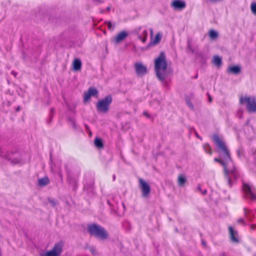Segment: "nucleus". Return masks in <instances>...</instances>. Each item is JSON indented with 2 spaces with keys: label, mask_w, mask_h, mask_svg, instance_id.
Segmentation results:
<instances>
[{
  "label": "nucleus",
  "mask_w": 256,
  "mask_h": 256,
  "mask_svg": "<svg viewBox=\"0 0 256 256\" xmlns=\"http://www.w3.org/2000/svg\"><path fill=\"white\" fill-rule=\"evenodd\" d=\"M209 36L211 39L215 40L218 36V32L214 30H210L209 31Z\"/></svg>",
  "instance_id": "23"
},
{
  "label": "nucleus",
  "mask_w": 256,
  "mask_h": 256,
  "mask_svg": "<svg viewBox=\"0 0 256 256\" xmlns=\"http://www.w3.org/2000/svg\"><path fill=\"white\" fill-rule=\"evenodd\" d=\"M212 62L218 67H220L221 66L222 64V58L218 56H214L213 58Z\"/></svg>",
  "instance_id": "20"
},
{
  "label": "nucleus",
  "mask_w": 256,
  "mask_h": 256,
  "mask_svg": "<svg viewBox=\"0 0 256 256\" xmlns=\"http://www.w3.org/2000/svg\"><path fill=\"white\" fill-rule=\"evenodd\" d=\"M227 72L228 73L236 75L240 72L241 68L238 66H232L228 68Z\"/></svg>",
  "instance_id": "15"
},
{
  "label": "nucleus",
  "mask_w": 256,
  "mask_h": 256,
  "mask_svg": "<svg viewBox=\"0 0 256 256\" xmlns=\"http://www.w3.org/2000/svg\"><path fill=\"white\" fill-rule=\"evenodd\" d=\"M236 152H237L238 156L240 158V156L242 152V150L240 149L236 151Z\"/></svg>",
  "instance_id": "36"
},
{
  "label": "nucleus",
  "mask_w": 256,
  "mask_h": 256,
  "mask_svg": "<svg viewBox=\"0 0 256 256\" xmlns=\"http://www.w3.org/2000/svg\"><path fill=\"white\" fill-rule=\"evenodd\" d=\"M63 246V242H60L55 244L52 249L41 256H60Z\"/></svg>",
  "instance_id": "6"
},
{
  "label": "nucleus",
  "mask_w": 256,
  "mask_h": 256,
  "mask_svg": "<svg viewBox=\"0 0 256 256\" xmlns=\"http://www.w3.org/2000/svg\"><path fill=\"white\" fill-rule=\"evenodd\" d=\"M197 189H198V190H199L200 192H202V188H200V186H198Z\"/></svg>",
  "instance_id": "46"
},
{
  "label": "nucleus",
  "mask_w": 256,
  "mask_h": 256,
  "mask_svg": "<svg viewBox=\"0 0 256 256\" xmlns=\"http://www.w3.org/2000/svg\"><path fill=\"white\" fill-rule=\"evenodd\" d=\"M187 48L192 52V54L194 53V49L190 46V42H188Z\"/></svg>",
  "instance_id": "29"
},
{
  "label": "nucleus",
  "mask_w": 256,
  "mask_h": 256,
  "mask_svg": "<svg viewBox=\"0 0 256 256\" xmlns=\"http://www.w3.org/2000/svg\"><path fill=\"white\" fill-rule=\"evenodd\" d=\"M16 112H18L20 110V106H18L16 108Z\"/></svg>",
  "instance_id": "47"
},
{
  "label": "nucleus",
  "mask_w": 256,
  "mask_h": 256,
  "mask_svg": "<svg viewBox=\"0 0 256 256\" xmlns=\"http://www.w3.org/2000/svg\"><path fill=\"white\" fill-rule=\"evenodd\" d=\"M85 128L86 130H90L89 126L87 124H85Z\"/></svg>",
  "instance_id": "45"
},
{
  "label": "nucleus",
  "mask_w": 256,
  "mask_h": 256,
  "mask_svg": "<svg viewBox=\"0 0 256 256\" xmlns=\"http://www.w3.org/2000/svg\"><path fill=\"white\" fill-rule=\"evenodd\" d=\"M122 206H123L124 208H125V206H124V204H122Z\"/></svg>",
  "instance_id": "54"
},
{
  "label": "nucleus",
  "mask_w": 256,
  "mask_h": 256,
  "mask_svg": "<svg viewBox=\"0 0 256 256\" xmlns=\"http://www.w3.org/2000/svg\"><path fill=\"white\" fill-rule=\"evenodd\" d=\"M150 32H151V33L152 34V29L150 30Z\"/></svg>",
  "instance_id": "55"
},
{
  "label": "nucleus",
  "mask_w": 256,
  "mask_h": 256,
  "mask_svg": "<svg viewBox=\"0 0 256 256\" xmlns=\"http://www.w3.org/2000/svg\"><path fill=\"white\" fill-rule=\"evenodd\" d=\"M244 215L246 216L247 218L249 220H252L254 218V214H252V212L250 210H248L246 208H244Z\"/></svg>",
  "instance_id": "21"
},
{
  "label": "nucleus",
  "mask_w": 256,
  "mask_h": 256,
  "mask_svg": "<svg viewBox=\"0 0 256 256\" xmlns=\"http://www.w3.org/2000/svg\"><path fill=\"white\" fill-rule=\"evenodd\" d=\"M48 202L51 204L52 207H54L56 205V202L54 200H49Z\"/></svg>",
  "instance_id": "31"
},
{
  "label": "nucleus",
  "mask_w": 256,
  "mask_h": 256,
  "mask_svg": "<svg viewBox=\"0 0 256 256\" xmlns=\"http://www.w3.org/2000/svg\"><path fill=\"white\" fill-rule=\"evenodd\" d=\"M212 139L216 146V152L219 154V158H215L214 160L223 166L225 178L228 184L231 187L233 184L232 178L236 180L238 178V172L233 166L229 150L225 142L216 134H214Z\"/></svg>",
  "instance_id": "1"
},
{
  "label": "nucleus",
  "mask_w": 256,
  "mask_h": 256,
  "mask_svg": "<svg viewBox=\"0 0 256 256\" xmlns=\"http://www.w3.org/2000/svg\"><path fill=\"white\" fill-rule=\"evenodd\" d=\"M110 7H107V8H106V10H107L108 11H110Z\"/></svg>",
  "instance_id": "49"
},
{
  "label": "nucleus",
  "mask_w": 256,
  "mask_h": 256,
  "mask_svg": "<svg viewBox=\"0 0 256 256\" xmlns=\"http://www.w3.org/2000/svg\"><path fill=\"white\" fill-rule=\"evenodd\" d=\"M208 99H209V101H210V102H212V98H211V97H210V96H209Z\"/></svg>",
  "instance_id": "50"
},
{
  "label": "nucleus",
  "mask_w": 256,
  "mask_h": 256,
  "mask_svg": "<svg viewBox=\"0 0 256 256\" xmlns=\"http://www.w3.org/2000/svg\"><path fill=\"white\" fill-rule=\"evenodd\" d=\"M139 182L142 197L147 198L150 192V186L142 178L139 179Z\"/></svg>",
  "instance_id": "7"
},
{
  "label": "nucleus",
  "mask_w": 256,
  "mask_h": 256,
  "mask_svg": "<svg viewBox=\"0 0 256 256\" xmlns=\"http://www.w3.org/2000/svg\"><path fill=\"white\" fill-rule=\"evenodd\" d=\"M96 146L98 148L104 147L103 143L101 139L96 138L94 141Z\"/></svg>",
  "instance_id": "22"
},
{
  "label": "nucleus",
  "mask_w": 256,
  "mask_h": 256,
  "mask_svg": "<svg viewBox=\"0 0 256 256\" xmlns=\"http://www.w3.org/2000/svg\"><path fill=\"white\" fill-rule=\"evenodd\" d=\"M250 9L252 13L256 15V2H252L250 5Z\"/></svg>",
  "instance_id": "25"
},
{
  "label": "nucleus",
  "mask_w": 256,
  "mask_h": 256,
  "mask_svg": "<svg viewBox=\"0 0 256 256\" xmlns=\"http://www.w3.org/2000/svg\"><path fill=\"white\" fill-rule=\"evenodd\" d=\"M5 158L8 160H10L12 159V158L9 155H6Z\"/></svg>",
  "instance_id": "37"
},
{
  "label": "nucleus",
  "mask_w": 256,
  "mask_h": 256,
  "mask_svg": "<svg viewBox=\"0 0 256 256\" xmlns=\"http://www.w3.org/2000/svg\"><path fill=\"white\" fill-rule=\"evenodd\" d=\"M50 183V180L48 176H46L38 180V186L40 187H44L48 185Z\"/></svg>",
  "instance_id": "16"
},
{
  "label": "nucleus",
  "mask_w": 256,
  "mask_h": 256,
  "mask_svg": "<svg viewBox=\"0 0 256 256\" xmlns=\"http://www.w3.org/2000/svg\"><path fill=\"white\" fill-rule=\"evenodd\" d=\"M168 63L164 52H161L158 56L154 60V70L156 77L160 81L164 80L166 77V70Z\"/></svg>",
  "instance_id": "2"
},
{
  "label": "nucleus",
  "mask_w": 256,
  "mask_h": 256,
  "mask_svg": "<svg viewBox=\"0 0 256 256\" xmlns=\"http://www.w3.org/2000/svg\"><path fill=\"white\" fill-rule=\"evenodd\" d=\"M195 54L196 58L198 59L201 63L204 64L206 62L208 59V56L204 52L202 51L196 52Z\"/></svg>",
  "instance_id": "14"
},
{
  "label": "nucleus",
  "mask_w": 256,
  "mask_h": 256,
  "mask_svg": "<svg viewBox=\"0 0 256 256\" xmlns=\"http://www.w3.org/2000/svg\"><path fill=\"white\" fill-rule=\"evenodd\" d=\"M11 74L14 75V77H16V75L18 74V73L14 70H12L11 72Z\"/></svg>",
  "instance_id": "39"
},
{
  "label": "nucleus",
  "mask_w": 256,
  "mask_h": 256,
  "mask_svg": "<svg viewBox=\"0 0 256 256\" xmlns=\"http://www.w3.org/2000/svg\"><path fill=\"white\" fill-rule=\"evenodd\" d=\"M105 24L108 26V30H114V25L112 26L110 22H106Z\"/></svg>",
  "instance_id": "26"
},
{
  "label": "nucleus",
  "mask_w": 256,
  "mask_h": 256,
  "mask_svg": "<svg viewBox=\"0 0 256 256\" xmlns=\"http://www.w3.org/2000/svg\"><path fill=\"white\" fill-rule=\"evenodd\" d=\"M143 114L147 118H150V115L146 112H144Z\"/></svg>",
  "instance_id": "42"
},
{
  "label": "nucleus",
  "mask_w": 256,
  "mask_h": 256,
  "mask_svg": "<svg viewBox=\"0 0 256 256\" xmlns=\"http://www.w3.org/2000/svg\"><path fill=\"white\" fill-rule=\"evenodd\" d=\"M143 36H144V38H147V36H148V32H147L146 30H144L143 32Z\"/></svg>",
  "instance_id": "35"
},
{
  "label": "nucleus",
  "mask_w": 256,
  "mask_h": 256,
  "mask_svg": "<svg viewBox=\"0 0 256 256\" xmlns=\"http://www.w3.org/2000/svg\"><path fill=\"white\" fill-rule=\"evenodd\" d=\"M220 256H229L228 254L225 252H222L220 254Z\"/></svg>",
  "instance_id": "40"
},
{
  "label": "nucleus",
  "mask_w": 256,
  "mask_h": 256,
  "mask_svg": "<svg viewBox=\"0 0 256 256\" xmlns=\"http://www.w3.org/2000/svg\"><path fill=\"white\" fill-rule=\"evenodd\" d=\"M20 162V158H15L12 160V162L14 164H19Z\"/></svg>",
  "instance_id": "28"
},
{
  "label": "nucleus",
  "mask_w": 256,
  "mask_h": 256,
  "mask_svg": "<svg viewBox=\"0 0 256 256\" xmlns=\"http://www.w3.org/2000/svg\"><path fill=\"white\" fill-rule=\"evenodd\" d=\"M138 38L139 40H140L143 43H144L146 42V38H142V35H139L138 36Z\"/></svg>",
  "instance_id": "30"
},
{
  "label": "nucleus",
  "mask_w": 256,
  "mask_h": 256,
  "mask_svg": "<svg viewBox=\"0 0 256 256\" xmlns=\"http://www.w3.org/2000/svg\"><path fill=\"white\" fill-rule=\"evenodd\" d=\"M202 244H204V245H205V244H206V242H204V241H202Z\"/></svg>",
  "instance_id": "52"
},
{
  "label": "nucleus",
  "mask_w": 256,
  "mask_h": 256,
  "mask_svg": "<svg viewBox=\"0 0 256 256\" xmlns=\"http://www.w3.org/2000/svg\"><path fill=\"white\" fill-rule=\"evenodd\" d=\"M224 0H209V1L211 2L216 3L217 2H220L223 1Z\"/></svg>",
  "instance_id": "34"
},
{
  "label": "nucleus",
  "mask_w": 256,
  "mask_h": 256,
  "mask_svg": "<svg viewBox=\"0 0 256 256\" xmlns=\"http://www.w3.org/2000/svg\"><path fill=\"white\" fill-rule=\"evenodd\" d=\"M54 108H52L50 110L49 116L47 120V123L50 124L51 122L52 121L53 116H54Z\"/></svg>",
  "instance_id": "24"
},
{
  "label": "nucleus",
  "mask_w": 256,
  "mask_h": 256,
  "mask_svg": "<svg viewBox=\"0 0 256 256\" xmlns=\"http://www.w3.org/2000/svg\"><path fill=\"white\" fill-rule=\"evenodd\" d=\"M187 180L186 176L182 174H180L178 177V186L183 187L184 186Z\"/></svg>",
  "instance_id": "17"
},
{
  "label": "nucleus",
  "mask_w": 256,
  "mask_h": 256,
  "mask_svg": "<svg viewBox=\"0 0 256 256\" xmlns=\"http://www.w3.org/2000/svg\"><path fill=\"white\" fill-rule=\"evenodd\" d=\"M162 38V36L159 34H156L155 36L154 39V40L151 41L150 44H148V47H150V46H153L158 44Z\"/></svg>",
  "instance_id": "18"
},
{
  "label": "nucleus",
  "mask_w": 256,
  "mask_h": 256,
  "mask_svg": "<svg viewBox=\"0 0 256 256\" xmlns=\"http://www.w3.org/2000/svg\"><path fill=\"white\" fill-rule=\"evenodd\" d=\"M240 104H246V109L249 112H256V98L254 96H242L240 98Z\"/></svg>",
  "instance_id": "5"
},
{
  "label": "nucleus",
  "mask_w": 256,
  "mask_h": 256,
  "mask_svg": "<svg viewBox=\"0 0 256 256\" xmlns=\"http://www.w3.org/2000/svg\"><path fill=\"white\" fill-rule=\"evenodd\" d=\"M136 72L138 76H142L147 72V68L142 63L136 62L134 64Z\"/></svg>",
  "instance_id": "8"
},
{
  "label": "nucleus",
  "mask_w": 256,
  "mask_h": 256,
  "mask_svg": "<svg viewBox=\"0 0 256 256\" xmlns=\"http://www.w3.org/2000/svg\"><path fill=\"white\" fill-rule=\"evenodd\" d=\"M98 90L94 87H90L88 88L86 92H84V101L86 102L89 100L91 96H94L98 94Z\"/></svg>",
  "instance_id": "10"
},
{
  "label": "nucleus",
  "mask_w": 256,
  "mask_h": 256,
  "mask_svg": "<svg viewBox=\"0 0 256 256\" xmlns=\"http://www.w3.org/2000/svg\"><path fill=\"white\" fill-rule=\"evenodd\" d=\"M187 104H188V106L190 108H193V105L190 102H187Z\"/></svg>",
  "instance_id": "38"
},
{
  "label": "nucleus",
  "mask_w": 256,
  "mask_h": 256,
  "mask_svg": "<svg viewBox=\"0 0 256 256\" xmlns=\"http://www.w3.org/2000/svg\"><path fill=\"white\" fill-rule=\"evenodd\" d=\"M230 240L234 243H238L240 242L238 238L236 237L238 236V232L234 231L232 228L230 226H228Z\"/></svg>",
  "instance_id": "13"
},
{
  "label": "nucleus",
  "mask_w": 256,
  "mask_h": 256,
  "mask_svg": "<svg viewBox=\"0 0 256 256\" xmlns=\"http://www.w3.org/2000/svg\"><path fill=\"white\" fill-rule=\"evenodd\" d=\"M207 146H208V149L206 147L204 148V150H205V152H206V153H208L209 154H212V150H211V148H210V146H209V145H207Z\"/></svg>",
  "instance_id": "27"
},
{
  "label": "nucleus",
  "mask_w": 256,
  "mask_h": 256,
  "mask_svg": "<svg viewBox=\"0 0 256 256\" xmlns=\"http://www.w3.org/2000/svg\"><path fill=\"white\" fill-rule=\"evenodd\" d=\"M87 231L90 236H94L100 240H105L108 237V233L106 230L96 223L88 224Z\"/></svg>",
  "instance_id": "3"
},
{
  "label": "nucleus",
  "mask_w": 256,
  "mask_h": 256,
  "mask_svg": "<svg viewBox=\"0 0 256 256\" xmlns=\"http://www.w3.org/2000/svg\"><path fill=\"white\" fill-rule=\"evenodd\" d=\"M255 226H256V224L254 225Z\"/></svg>",
  "instance_id": "57"
},
{
  "label": "nucleus",
  "mask_w": 256,
  "mask_h": 256,
  "mask_svg": "<svg viewBox=\"0 0 256 256\" xmlns=\"http://www.w3.org/2000/svg\"><path fill=\"white\" fill-rule=\"evenodd\" d=\"M112 101V98L110 94L108 95L104 98L98 100L96 104L98 112L103 114L107 113L110 110V106Z\"/></svg>",
  "instance_id": "4"
},
{
  "label": "nucleus",
  "mask_w": 256,
  "mask_h": 256,
  "mask_svg": "<svg viewBox=\"0 0 256 256\" xmlns=\"http://www.w3.org/2000/svg\"><path fill=\"white\" fill-rule=\"evenodd\" d=\"M171 6L175 10H182L186 6V2L180 0H174L172 2Z\"/></svg>",
  "instance_id": "12"
},
{
  "label": "nucleus",
  "mask_w": 256,
  "mask_h": 256,
  "mask_svg": "<svg viewBox=\"0 0 256 256\" xmlns=\"http://www.w3.org/2000/svg\"><path fill=\"white\" fill-rule=\"evenodd\" d=\"M69 120L71 122H72V126L75 128H76L75 122L73 120H72L71 118H69Z\"/></svg>",
  "instance_id": "33"
},
{
  "label": "nucleus",
  "mask_w": 256,
  "mask_h": 256,
  "mask_svg": "<svg viewBox=\"0 0 256 256\" xmlns=\"http://www.w3.org/2000/svg\"><path fill=\"white\" fill-rule=\"evenodd\" d=\"M242 188L247 196L252 200H256V194L253 192L252 188L248 184L244 183Z\"/></svg>",
  "instance_id": "9"
},
{
  "label": "nucleus",
  "mask_w": 256,
  "mask_h": 256,
  "mask_svg": "<svg viewBox=\"0 0 256 256\" xmlns=\"http://www.w3.org/2000/svg\"><path fill=\"white\" fill-rule=\"evenodd\" d=\"M207 191L206 190H202V192H201V193L203 194V195H204L206 194Z\"/></svg>",
  "instance_id": "41"
},
{
  "label": "nucleus",
  "mask_w": 256,
  "mask_h": 256,
  "mask_svg": "<svg viewBox=\"0 0 256 256\" xmlns=\"http://www.w3.org/2000/svg\"><path fill=\"white\" fill-rule=\"evenodd\" d=\"M89 131H90L89 134H90V136H91V135H92V132H91L90 130H89Z\"/></svg>",
  "instance_id": "53"
},
{
  "label": "nucleus",
  "mask_w": 256,
  "mask_h": 256,
  "mask_svg": "<svg viewBox=\"0 0 256 256\" xmlns=\"http://www.w3.org/2000/svg\"><path fill=\"white\" fill-rule=\"evenodd\" d=\"M108 203L110 205V202L108 201Z\"/></svg>",
  "instance_id": "56"
},
{
  "label": "nucleus",
  "mask_w": 256,
  "mask_h": 256,
  "mask_svg": "<svg viewBox=\"0 0 256 256\" xmlns=\"http://www.w3.org/2000/svg\"><path fill=\"white\" fill-rule=\"evenodd\" d=\"M128 35V33L126 31H122L112 38V42L115 44H118L124 40Z\"/></svg>",
  "instance_id": "11"
},
{
  "label": "nucleus",
  "mask_w": 256,
  "mask_h": 256,
  "mask_svg": "<svg viewBox=\"0 0 256 256\" xmlns=\"http://www.w3.org/2000/svg\"><path fill=\"white\" fill-rule=\"evenodd\" d=\"M82 66V62L80 59L76 58L73 62V68L74 70H80Z\"/></svg>",
  "instance_id": "19"
},
{
  "label": "nucleus",
  "mask_w": 256,
  "mask_h": 256,
  "mask_svg": "<svg viewBox=\"0 0 256 256\" xmlns=\"http://www.w3.org/2000/svg\"><path fill=\"white\" fill-rule=\"evenodd\" d=\"M90 250L92 252V253L94 254V252H95V250L94 248H90Z\"/></svg>",
  "instance_id": "44"
},
{
  "label": "nucleus",
  "mask_w": 256,
  "mask_h": 256,
  "mask_svg": "<svg viewBox=\"0 0 256 256\" xmlns=\"http://www.w3.org/2000/svg\"><path fill=\"white\" fill-rule=\"evenodd\" d=\"M112 177H113V180L114 181L115 180V179H116V176H115V174H114Z\"/></svg>",
  "instance_id": "48"
},
{
  "label": "nucleus",
  "mask_w": 256,
  "mask_h": 256,
  "mask_svg": "<svg viewBox=\"0 0 256 256\" xmlns=\"http://www.w3.org/2000/svg\"><path fill=\"white\" fill-rule=\"evenodd\" d=\"M140 29H141V27H140H140H138V28H136V30H136L137 32H140Z\"/></svg>",
  "instance_id": "43"
},
{
  "label": "nucleus",
  "mask_w": 256,
  "mask_h": 256,
  "mask_svg": "<svg viewBox=\"0 0 256 256\" xmlns=\"http://www.w3.org/2000/svg\"><path fill=\"white\" fill-rule=\"evenodd\" d=\"M237 222H238L242 223L244 225L246 224L244 219H243L242 218H240L238 219Z\"/></svg>",
  "instance_id": "32"
},
{
  "label": "nucleus",
  "mask_w": 256,
  "mask_h": 256,
  "mask_svg": "<svg viewBox=\"0 0 256 256\" xmlns=\"http://www.w3.org/2000/svg\"><path fill=\"white\" fill-rule=\"evenodd\" d=\"M196 137H197V138H200V139H202V138H200V137L198 136V134H196Z\"/></svg>",
  "instance_id": "51"
}]
</instances>
